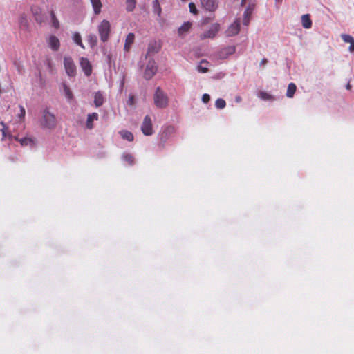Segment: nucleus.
I'll list each match as a JSON object with an SVG mask.
<instances>
[{
	"mask_svg": "<svg viewBox=\"0 0 354 354\" xmlns=\"http://www.w3.org/2000/svg\"><path fill=\"white\" fill-rule=\"evenodd\" d=\"M15 140L19 142L21 146H33L35 145V139L34 138L24 137L19 138L17 136L14 137Z\"/></svg>",
	"mask_w": 354,
	"mask_h": 354,
	"instance_id": "ddd939ff",
	"label": "nucleus"
},
{
	"mask_svg": "<svg viewBox=\"0 0 354 354\" xmlns=\"http://www.w3.org/2000/svg\"><path fill=\"white\" fill-rule=\"evenodd\" d=\"M202 6L209 12H214L218 7L215 0H200Z\"/></svg>",
	"mask_w": 354,
	"mask_h": 354,
	"instance_id": "1a4fd4ad",
	"label": "nucleus"
},
{
	"mask_svg": "<svg viewBox=\"0 0 354 354\" xmlns=\"http://www.w3.org/2000/svg\"><path fill=\"white\" fill-rule=\"evenodd\" d=\"M258 97L261 98L263 100L268 101V100H273L274 97L270 94L264 92V91H260L258 93Z\"/></svg>",
	"mask_w": 354,
	"mask_h": 354,
	"instance_id": "bb28decb",
	"label": "nucleus"
},
{
	"mask_svg": "<svg viewBox=\"0 0 354 354\" xmlns=\"http://www.w3.org/2000/svg\"><path fill=\"white\" fill-rule=\"evenodd\" d=\"M104 103V97L100 92H97L94 95V104L96 107L102 106Z\"/></svg>",
	"mask_w": 354,
	"mask_h": 354,
	"instance_id": "aec40b11",
	"label": "nucleus"
},
{
	"mask_svg": "<svg viewBox=\"0 0 354 354\" xmlns=\"http://www.w3.org/2000/svg\"><path fill=\"white\" fill-rule=\"evenodd\" d=\"M80 66L86 76H89L91 74L92 67L87 58H81Z\"/></svg>",
	"mask_w": 354,
	"mask_h": 354,
	"instance_id": "9b49d317",
	"label": "nucleus"
},
{
	"mask_svg": "<svg viewBox=\"0 0 354 354\" xmlns=\"http://www.w3.org/2000/svg\"><path fill=\"white\" fill-rule=\"evenodd\" d=\"M41 124L44 128L53 129L57 124L56 118L53 113L46 109L43 111Z\"/></svg>",
	"mask_w": 354,
	"mask_h": 354,
	"instance_id": "7ed1b4c3",
	"label": "nucleus"
},
{
	"mask_svg": "<svg viewBox=\"0 0 354 354\" xmlns=\"http://www.w3.org/2000/svg\"><path fill=\"white\" fill-rule=\"evenodd\" d=\"M88 41L91 47L93 48L97 45V38L95 35H89L88 36Z\"/></svg>",
	"mask_w": 354,
	"mask_h": 354,
	"instance_id": "c85d7f7f",
	"label": "nucleus"
},
{
	"mask_svg": "<svg viewBox=\"0 0 354 354\" xmlns=\"http://www.w3.org/2000/svg\"><path fill=\"white\" fill-rule=\"evenodd\" d=\"M0 125L2 127V129H0V131L2 132V138H1V140H4L5 138L8 136L7 131H8V128L6 126V124L4 122H0Z\"/></svg>",
	"mask_w": 354,
	"mask_h": 354,
	"instance_id": "c756f323",
	"label": "nucleus"
},
{
	"mask_svg": "<svg viewBox=\"0 0 354 354\" xmlns=\"http://www.w3.org/2000/svg\"><path fill=\"white\" fill-rule=\"evenodd\" d=\"M73 39L75 43H76L78 46H80L83 49L84 48V46L82 41L81 35L78 32H75L73 34Z\"/></svg>",
	"mask_w": 354,
	"mask_h": 354,
	"instance_id": "cd10ccee",
	"label": "nucleus"
},
{
	"mask_svg": "<svg viewBox=\"0 0 354 354\" xmlns=\"http://www.w3.org/2000/svg\"><path fill=\"white\" fill-rule=\"evenodd\" d=\"M98 120V114L97 113H89L87 116L86 126L87 129H92L93 128V122Z\"/></svg>",
	"mask_w": 354,
	"mask_h": 354,
	"instance_id": "dca6fc26",
	"label": "nucleus"
},
{
	"mask_svg": "<svg viewBox=\"0 0 354 354\" xmlns=\"http://www.w3.org/2000/svg\"><path fill=\"white\" fill-rule=\"evenodd\" d=\"M203 63H207V61H205V60H202V61L201 62L200 65H198V66H197V69H198V71L199 72H201V73H207V72L208 71V69H207V68H206V67H203V66H202V64H203Z\"/></svg>",
	"mask_w": 354,
	"mask_h": 354,
	"instance_id": "72a5a7b5",
	"label": "nucleus"
},
{
	"mask_svg": "<svg viewBox=\"0 0 354 354\" xmlns=\"http://www.w3.org/2000/svg\"><path fill=\"white\" fill-rule=\"evenodd\" d=\"M153 101L156 106L159 109H165L169 104V98L167 94L160 87L156 89Z\"/></svg>",
	"mask_w": 354,
	"mask_h": 354,
	"instance_id": "f257e3e1",
	"label": "nucleus"
},
{
	"mask_svg": "<svg viewBox=\"0 0 354 354\" xmlns=\"http://www.w3.org/2000/svg\"><path fill=\"white\" fill-rule=\"evenodd\" d=\"M97 30L101 41L106 42L109 39L111 33L110 22L106 19H103L99 24Z\"/></svg>",
	"mask_w": 354,
	"mask_h": 354,
	"instance_id": "f03ea898",
	"label": "nucleus"
},
{
	"mask_svg": "<svg viewBox=\"0 0 354 354\" xmlns=\"http://www.w3.org/2000/svg\"><path fill=\"white\" fill-rule=\"evenodd\" d=\"M236 100H237V101H240V100H241V98H240V97H238V98L236 99Z\"/></svg>",
	"mask_w": 354,
	"mask_h": 354,
	"instance_id": "a18cd8bd",
	"label": "nucleus"
},
{
	"mask_svg": "<svg viewBox=\"0 0 354 354\" xmlns=\"http://www.w3.org/2000/svg\"><path fill=\"white\" fill-rule=\"evenodd\" d=\"M250 12L248 11V10H246L244 12V19H243V24L244 25H248L249 24V21H250Z\"/></svg>",
	"mask_w": 354,
	"mask_h": 354,
	"instance_id": "f704fd0d",
	"label": "nucleus"
},
{
	"mask_svg": "<svg viewBox=\"0 0 354 354\" xmlns=\"http://www.w3.org/2000/svg\"><path fill=\"white\" fill-rule=\"evenodd\" d=\"M48 44L51 49L54 51L58 50L60 46L59 40L57 37L54 35H51L49 37Z\"/></svg>",
	"mask_w": 354,
	"mask_h": 354,
	"instance_id": "4468645a",
	"label": "nucleus"
},
{
	"mask_svg": "<svg viewBox=\"0 0 354 354\" xmlns=\"http://www.w3.org/2000/svg\"><path fill=\"white\" fill-rule=\"evenodd\" d=\"M136 6V0H126V10L127 12H132Z\"/></svg>",
	"mask_w": 354,
	"mask_h": 354,
	"instance_id": "a878e982",
	"label": "nucleus"
},
{
	"mask_svg": "<svg viewBox=\"0 0 354 354\" xmlns=\"http://www.w3.org/2000/svg\"><path fill=\"white\" fill-rule=\"evenodd\" d=\"M268 63V59H266V58H263L261 61V66H263L265 64H266Z\"/></svg>",
	"mask_w": 354,
	"mask_h": 354,
	"instance_id": "79ce46f5",
	"label": "nucleus"
},
{
	"mask_svg": "<svg viewBox=\"0 0 354 354\" xmlns=\"http://www.w3.org/2000/svg\"><path fill=\"white\" fill-rule=\"evenodd\" d=\"M134 40H135L134 34L132 32L129 33L126 37L124 46V49L125 51L128 52L130 50L131 45L134 42Z\"/></svg>",
	"mask_w": 354,
	"mask_h": 354,
	"instance_id": "2eb2a0df",
	"label": "nucleus"
},
{
	"mask_svg": "<svg viewBox=\"0 0 354 354\" xmlns=\"http://www.w3.org/2000/svg\"><path fill=\"white\" fill-rule=\"evenodd\" d=\"M142 132L146 136L153 134L152 122L149 115H146L141 126Z\"/></svg>",
	"mask_w": 354,
	"mask_h": 354,
	"instance_id": "0eeeda50",
	"label": "nucleus"
},
{
	"mask_svg": "<svg viewBox=\"0 0 354 354\" xmlns=\"http://www.w3.org/2000/svg\"><path fill=\"white\" fill-rule=\"evenodd\" d=\"M92 7L93 9V12L95 15H99L101 12L102 3L101 0H90Z\"/></svg>",
	"mask_w": 354,
	"mask_h": 354,
	"instance_id": "a211bd4d",
	"label": "nucleus"
},
{
	"mask_svg": "<svg viewBox=\"0 0 354 354\" xmlns=\"http://www.w3.org/2000/svg\"><path fill=\"white\" fill-rule=\"evenodd\" d=\"M50 16H51V19H52L53 26L55 28H58L59 26V22L58 19H57L54 11L50 12Z\"/></svg>",
	"mask_w": 354,
	"mask_h": 354,
	"instance_id": "2f4dec72",
	"label": "nucleus"
},
{
	"mask_svg": "<svg viewBox=\"0 0 354 354\" xmlns=\"http://www.w3.org/2000/svg\"><path fill=\"white\" fill-rule=\"evenodd\" d=\"M14 65L16 66L17 70L19 74H21L23 73V66L20 64L19 62L17 61H14L13 62Z\"/></svg>",
	"mask_w": 354,
	"mask_h": 354,
	"instance_id": "e433bc0d",
	"label": "nucleus"
},
{
	"mask_svg": "<svg viewBox=\"0 0 354 354\" xmlns=\"http://www.w3.org/2000/svg\"><path fill=\"white\" fill-rule=\"evenodd\" d=\"M127 103L130 106H132V105L134 104V103H135V98H134L133 95H129Z\"/></svg>",
	"mask_w": 354,
	"mask_h": 354,
	"instance_id": "a19ab883",
	"label": "nucleus"
},
{
	"mask_svg": "<svg viewBox=\"0 0 354 354\" xmlns=\"http://www.w3.org/2000/svg\"><path fill=\"white\" fill-rule=\"evenodd\" d=\"M202 100L204 103H207L209 102L210 100V96L209 95L207 94V93H205L202 96Z\"/></svg>",
	"mask_w": 354,
	"mask_h": 354,
	"instance_id": "58836bf2",
	"label": "nucleus"
},
{
	"mask_svg": "<svg viewBox=\"0 0 354 354\" xmlns=\"http://www.w3.org/2000/svg\"><path fill=\"white\" fill-rule=\"evenodd\" d=\"M152 7H153V12L154 13L157 14L158 17H160L161 12H162V8L160 5L159 1L154 0L153 1Z\"/></svg>",
	"mask_w": 354,
	"mask_h": 354,
	"instance_id": "b1692460",
	"label": "nucleus"
},
{
	"mask_svg": "<svg viewBox=\"0 0 354 354\" xmlns=\"http://www.w3.org/2000/svg\"><path fill=\"white\" fill-rule=\"evenodd\" d=\"M189 11L194 15L198 14V10L194 3H189Z\"/></svg>",
	"mask_w": 354,
	"mask_h": 354,
	"instance_id": "c9c22d12",
	"label": "nucleus"
},
{
	"mask_svg": "<svg viewBox=\"0 0 354 354\" xmlns=\"http://www.w3.org/2000/svg\"><path fill=\"white\" fill-rule=\"evenodd\" d=\"M63 89L65 97L68 100H71L73 98V94L71 91L70 88L66 84H63Z\"/></svg>",
	"mask_w": 354,
	"mask_h": 354,
	"instance_id": "393cba45",
	"label": "nucleus"
},
{
	"mask_svg": "<svg viewBox=\"0 0 354 354\" xmlns=\"http://www.w3.org/2000/svg\"><path fill=\"white\" fill-rule=\"evenodd\" d=\"M31 12L35 19L39 24H41L44 21V17L41 13V9L39 6H33L31 8Z\"/></svg>",
	"mask_w": 354,
	"mask_h": 354,
	"instance_id": "9d476101",
	"label": "nucleus"
},
{
	"mask_svg": "<svg viewBox=\"0 0 354 354\" xmlns=\"http://www.w3.org/2000/svg\"><path fill=\"white\" fill-rule=\"evenodd\" d=\"M215 106L217 109H221L225 107L226 102L222 98H218L215 102Z\"/></svg>",
	"mask_w": 354,
	"mask_h": 354,
	"instance_id": "7c9ffc66",
	"label": "nucleus"
},
{
	"mask_svg": "<svg viewBox=\"0 0 354 354\" xmlns=\"http://www.w3.org/2000/svg\"><path fill=\"white\" fill-rule=\"evenodd\" d=\"M157 72V66L154 61H150L148 62L146 68L144 73V77L149 80L152 78V77Z\"/></svg>",
	"mask_w": 354,
	"mask_h": 354,
	"instance_id": "423d86ee",
	"label": "nucleus"
},
{
	"mask_svg": "<svg viewBox=\"0 0 354 354\" xmlns=\"http://www.w3.org/2000/svg\"><path fill=\"white\" fill-rule=\"evenodd\" d=\"M159 50V47L156 46V43L154 44H150L148 47V53H156Z\"/></svg>",
	"mask_w": 354,
	"mask_h": 354,
	"instance_id": "473e14b6",
	"label": "nucleus"
},
{
	"mask_svg": "<svg viewBox=\"0 0 354 354\" xmlns=\"http://www.w3.org/2000/svg\"><path fill=\"white\" fill-rule=\"evenodd\" d=\"M120 134L124 140H127L130 142L133 140L134 137L133 133L127 130L120 131Z\"/></svg>",
	"mask_w": 354,
	"mask_h": 354,
	"instance_id": "4be33fe9",
	"label": "nucleus"
},
{
	"mask_svg": "<svg viewBox=\"0 0 354 354\" xmlns=\"http://www.w3.org/2000/svg\"><path fill=\"white\" fill-rule=\"evenodd\" d=\"M351 84H348L346 85V88L349 90V89H351Z\"/></svg>",
	"mask_w": 354,
	"mask_h": 354,
	"instance_id": "37998d69",
	"label": "nucleus"
},
{
	"mask_svg": "<svg viewBox=\"0 0 354 354\" xmlns=\"http://www.w3.org/2000/svg\"><path fill=\"white\" fill-rule=\"evenodd\" d=\"M20 24L22 26H28V20H27V19L25 17L21 16V18H20Z\"/></svg>",
	"mask_w": 354,
	"mask_h": 354,
	"instance_id": "ea45409f",
	"label": "nucleus"
},
{
	"mask_svg": "<svg viewBox=\"0 0 354 354\" xmlns=\"http://www.w3.org/2000/svg\"><path fill=\"white\" fill-rule=\"evenodd\" d=\"M240 19H236L225 30L227 37H233L236 35L240 31Z\"/></svg>",
	"mask_w": 354,
	"mask_h": 354,
	"instance_id": "39448f33",
	"label": "nucleus"
},
{
	"mask_svg": "<svg viewBox=\"0 0 354 354\" xmlns=\"http://www.w3.org/2000/svg\"><path fill=\"white\" fill-rule=\"evenodd\" d=\"M219 29H220L219 24L216 23V24H213L208 30L202 33L200 35V38L201 39H205L207 38L212 39L216 36V35L218 32Z\"/></svg>",
	"mask_w": 354,
	"mask_h": 354,
	"instance_id": "6e6552de",
	"label": "nucleus"
},
{
	"mask_svg": "<svg viewBox=\"0 0 354 354\" xmlns=\"http://www.w3.org/2000/svg\"><path fill=\"white\" fill-rule=\"evenodd\" d=\"M277 3H279L281 2L282 0H275Z\"/></svg>",
	"mask_w": 354,
	"mask_h": 354,
	"instance_id": "c03bdc74",
	"label": "nucleus"
},
{
	"mask_svg": "<svg viewBox=\"0 0 354 354\" xmlns=\"http://www.w3.org/2000/svg\"><path fill=\"white\" fill-rule=\"evenodd\" d=\"M302 26L305 28H310L312 26V21L308 14L304 15L301 17Z\"/></svg>",
	"mask_w": 354,
	"mask_h": 354,
	"instance_id": "6ab92c4d",
	"label": "nucleus"
},
{
	"mask_svg": "<svg viewBox=\"0 0 354 354\" xmlns=\"http://www.w3.org/2000/svg\"><path fill=\"white\" fill-rule=\"evenodd\" d=\"M19 108H20V113H19L18 116L20 118H24L25 115H26V110H25L24 107L21 105L19 106Z\"/></svg>",
	"mask_w": 354,
	"mask_h": 354,
	"instance_id": "4c0bfd02",
	"label": "nucleus"
},
{
	"mask_svg": "<svg viewBox=\"0 0 354 354\" xmlns=\"http://www.w3.org/2000/svg\"><path fill=\"white\" fill-rule=\"evenodd\" d=\"M122 158L124 161L127 162L129 165L134 164V157L132 154L129 153H124L122 156Z\"/></svg>",
	"mask_w": 354,
	"mask_h": 354,
	"instance_id": "5701e85b",
	"label": "nucleus"
},
{
	"mask_svg": "<svg viewBox=\"0 0 354 354\" xmlns=\"http://www.w3.org/2000/svg\"><path fill=\"white\" fill-rule=\"evenodd\" d=\"M192 26V23L190 21L185 22L178 29V34L180 37H184L191 29Z\"/></svg>",
	"mask_w": 354,
	"mask_h": 354,
	"instance_id": "f8f14e48",
	"label": "nucleus"
},
{
	"mask_svg": "<svg viewBox=\"0 0 354 354\" xmlns=\"http://www.w3.org/2000/svg\"><path fill=\"white\" fill-rule=\"evenodd\" d=\"M341 37L345 43L350 44L349 51L351 53H354V39H353V37L352 36H351L349 35H346V34H342L341 35Z\"/></svg>",
	"mask_w": 354,
	"mask_h": 354,
	"instance_id": "f3484780",
	"label": "nucleus"
},
{
	"mask_svg": "<svg viewBox=\"0 0 354 354\" xmlns=\"http://www.w3.org/2000/svg\"><path fill=\"white\" fill-rule=\"evenodd\" d=\"M64 65L67 75L74 77L76 75V66L71 57H66L64 59Z\"/></svg>",
	"mask_w": 354,
	"mask_h": 354,
	"instance_id": "20e7f679",
	"label": "nucleus"
},
{
	"mask_svg": "<svg viewBox=\"0 0 354 354\" xmlns=\"http://www.w3.org/2000/svg\"><path fill=\"white\" fill-rule=\"evenodd\" d=\"M297 91V86L295 83H290L288 86L286 96L289 98H292Z\"/></svg>",
	"mask_w": 354,
	"mask_h": 354,
	"instance_id": "412c9836",
	"label": "nucleus"
}]
</instances>
